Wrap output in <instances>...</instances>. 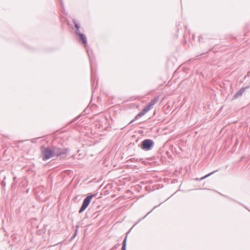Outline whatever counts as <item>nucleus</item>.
<instances>
[{"label":"nucleus","instance_id":"nucleus-1","mask_svg":"<svg viewBox=\"0 0 250 250\" xmlns=\"http://www.w3.org/2000/svg\"><path fill=\"white\" fill-rule=\"evenodd\" d=\"M41 155L43 161H46L54 156L53 147H45L42 146L41 147Z\"/></svg>","mask_w":250,"mask_h":250},{"label":"nucleus","instance_id":"nucleus-19","mask_svg":"<svg viewBox=\"0 0 250 250\" xmlns=\"http://www.w3.org/2000/svg\"><path fill=\"white\" fill-rule=\"evenodd\" d=\"M102 185H101L99 188H101L102 187Z\"/></svg>","mask_w":250,"mask_h":250},{"label":"nucleus","instance_id":"nucleus-8","mask_svg":"<svg viewBox=\"0 0 250 250\" xmlns=\"http://www.w3.org/2000/svg\"><path fill=\"white\" fill-rule=\"evenodd\" d=\"M80 42H81L83 44H87V39L86 36L83 33L78 36Z\"/></svg>","mask_w":250,"mask_h":250},{"label":"nucleus","instance_id":"nucleus-13","mask_svg":"<svg viewBox=\"0 0 250 250\" xmlns=\"http://www.w3.org/2000/svg\"><path fill=\"white\" fill-rule=\"evenodd\" d=\"M142 160V159H140L139 160L138 159H136L135 158H131L129 159L128 161H129L130 162H138V161H141Z\"/></svg>","mask_w":250,"mask_h":250},{"label":"nucleus","instance_id":"nucleus-12","mask_svg":"<svg viewBox=\"0 0 250 250\" xmlns=\"http://www.w3.org/2000/svg\"><path fill=\"white\" fill-rule=\"evenodd\" d=\"M218 171V169H217V170H215V171H212V172H211L209 173V174H207L206 175H205V176H203V177H201V178L200 179V180H203V179H205V178H206L208 177V176H209L210 175H212V174H213L214 173H215V172Z\"/></svg>","mask_w":250,"mask_h":250},{"label":"nucleus","instance_id":"nucleus-15","mask_svg":"<svg viewBox=\"0 0 250 250\" xmlns=\"http://www.w3.org/2000/svg\"><path fill=\"white\" fill-rule=\"evenodd\" d=\"M75 34L77 35V36H79L80 35V34H82V33H81L80 31V29H76V31H75Z\"/></svg>","mask_w":250,"mask_h":250},{"label":"nucleus","instance_id":"nucleus-4","mask_svg":"<svg viewBox=\"0 0 250 250\" xmlns=\"http://www.w3.org/2000/svg\"><path fill=\"white\" fill-rule=\"evenodd\" d=\"M97 195V193L91 194L90 193L84 199L83 204L79 211V213H82L89 206L91 199L95 197Z\"/></svg>","mask_w":250,"mask_h":250},{"label":"nucleus","instance_id":"nucleus-16","mask_svg":"<svg viewBox=\"0 0 250 250\" xmlns=\"http://www.w3.org/2000/svg\"><path fill=\"white\" fill-rule=\"evenodd\" d=\"M60 0V3L62 6V7H63V3H62V0Z\"/></svg>","mask_w":250,"mask_h":250},{"label":"nucleus","instance_id":"nucleus-14","mask_svg":"<svg viewBox=\"0 0 250 250\" xmlns=\"http://www.w3.org/2000/svg\"><path fill=\"white\" fill-rule=\"evenodd\" d=\"M80 115L78 116L77 117H76L75 118H74L73 120H72L71 122H70V124H72L73 123H74L75 122H76L77 120H78L80 117Z\"/></svg>","mask_w":250,"mask_h":250},{"label":"nucleus","instance_id":"nucleus-3","mask_svg":"<svg viewBox=\"0 0 250 250\" xmlns=\"http://www.w3.org/2000/svg\"><path fill=\"white\" fill-rule=\"evenodd\" d=\"M154 145V142L152 140L147 139L143 140L141 144V148L145 151L150 150Z\"/></svg>","mask_w":250,"mask_h":250},{"label":"nucleus","instance_id":"nucleus-7","mask_svg":"<svg viewBox=\"0 0 250 250\" xmlns=\"http://www.w3.org/2000/svg\"><path fill=\"white\" fill-rule=\"evenodd\" d=\"M158 100L159 96L155 97L151 101L147 106L151 109L152 106L158 103Z\"/></svg>","mask_w":250,"mask_h":250},{"label":"nucleus","instance_id":"nucleus-18","mask_svg":"<svg viewBox=\"0 0 250 250\" xmlns=\"http://www.w3.org/2000/svg\"><path fill=\"white\" fill-rule=\"evenodd\" d=\"M108 186V185H106V186H105L104 188H107V186Z\"/></svg>","mask_w":250,"mask_h":250},{"label":"nucleus","instance_id":"nucleus-5","mask_svg":"<svg viewBox=\"0 0 250 250\" xmlns=\"http://www.w3.org/2000/svg\"><path fill=\"white\" fill-rule=\"evenodd\" d=\"M150 110V109L147 106H146V107H145V108H144L135 117V118L134 119H133L132 120H131L130 121V122L129 123V124H131V123H133L135 120L138 119L139 118H140V117H142L143 116H144L146 112H147L148 111H149V110Z\"/></svg>","mask_w":250,"mask_h":250},{"label":"nucleus","instance_id":"nucleus-21","mask_svg":"<svg viewBox=\"0 0 250 250\" xmlns=\"http://www.w3.org/2000/svg\"><path fill=\"white\" fill-rule=\"evenodd\" d=\"M26 192H27V193H28V189H27V190H26Z\"/></svg>","mask_w":250,"mask_h":250},{"label":"nucleus","instance_id":"nucleus-6","mask_svg":"<svg viewBox=\"0 0 250 250\" xmlns=\"http://www.w3.org/2000/svg\"><path fill=\"white\" fill-rule=\"evenodd\" d=\"M249 87L250 86H247L246 87H242V88H241V89L234 95L232 100H235L238 98L239 97H241L243 95V93L246 91V90L247 89H248Z\"/></svg>","mask_w":250,"mask_h":250},{"label":"nucleus","instance_id":"nucleus-9","mask_svg":"<svg viewBox=\"0 0 250 250\" xmlns=\"http://www.w3.org/2000/svg\"><path fill=\"white\" fill-rule=\"evenodd\" d=\"M95 79H96V77L95 76V75L93 73V72L92 68H91V85H92V87H93L94 81L95 80Z\"/></svg>","mask_w":250,"mask_h":250},{"label":"nucleus","instance_id":"nucleus-11","mask_svg":"<svg viewBox=\"0 0 250 250\" xmlns=\"http://www.w3.org/2000/svg\"><path fill=\"white\" fill-rule=\"evenodd\" d=\"M73 22L74 24L75 27H76V29H79L80 28V24L76 20L73 19Z\"/></svg>","mask_w":250,"mask_h":250},{"label":"nucleus","instance_id":"nucleus-20","mask_svg":"<svg viewBox=\"0 0 250 250\" xmlns=\"http://www.w3.org/2000/svg\"><path fill=\"white\" fill-rule=\"evenodd\" d=\"M127 191V192H130V190L129 189H128Z\"/></svg>","mask_w":250,"mask_h":250},{"label":"nucleus","instance_id":"nucleus-10","mask_svg":"<svg viewBox=\"0 0 250 250\" xmlns=\"http://www.w3.org/2000/svg\"><path fill=\"white\" fill-rule=\"evenodd\" d=\"M126 240L127 236H125L123 242L122 250H126Z\"/></svg>","mask_w":250,"mask_h":250},{"label":"nucleus","instance_id":"nucleus-17","mask_svg":"<svg viewBox=\"0 0 250 250\" xmlns=\"http://www.w3.org/2000/svg\"><path fill=\"white\" fill-rule=\"evenodd\" d=\"M201 39H202V36H199V42L201 41Z\"/></svg>","mask_w":250,"mask_h":250},{"label":"nucleus","instance_id":"nucleus-2","mask_svg":"<svg viewBox=\"0 0 250 250\" xmlns=\"http://www.w3.org/2000/svg\"><path fill=\"white\" fill-rule=\"evenodd\" d=\"M54 156L60 158H65L70 150L68 148L59 147L57 146H53Z\"/></svg>","mask_w":250,"mask_h":250}]
</instances>
